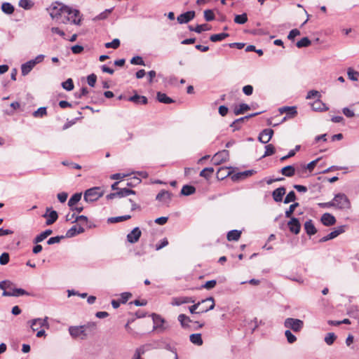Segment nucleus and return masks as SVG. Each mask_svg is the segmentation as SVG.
<instances>
[{"label":"nucleus","instance_id":"nucleus-1","mask_svg":"<svg viewBox=\"0 0 359 359\" xmlns=\"http://www.w3.org/2000/svg\"><path fill=\"white\" fill-rule=\"evenodd\" d=\"M51 18L60 22L65 15H78L79 10L73 8L62 3L55 1L48 8Z\"/></svg>","mask_w":359,"mask_h":359},{"label":"nucleus","instance_id":"nucleus-2","mask_svg":"<svg viewBox=\"0 0 359 359\" xmlns=\"http://www.w3.org/2000/svg\"><path fill=\"white\" fill-rule=\"evenodd\" d=\"M215 306L214 298L210 297L189 306V310L192 314L203 313L212 310Z\"/></svg>","mask_w":359,"mask_h":359},{"label":"nucleus","instance_id":"nucleus-3","mask_svg":"<svg viewBox=\"0 0 359 359\" xmlns=\"http://www.w3.org/2000/svg\"><path fill=\"white\" fill-rule=\"evenodd\" d=\"M334 208L338 210H347L351 208V202L348 197L341 193L336 194L332 199Z\"/></svg>","mask_w":359,"mask_h":359},{"label":"nucleus","instance_id":"nucleus-4","mask_svg":"<svg viewBox=\"0 0 359 359\" xmlns=\"http://www.w3.org/2000/svg\"><path fill=\"white\" fill-rule=\"evenodd\" d=\"M151 318L154 323V330H156L158 332L162 333L168 328V325L165 320L162 318L161 316L156 313H152Z\"/></svg>","mask_w":359,"mask_h":359},{"label":"nucleus","instance_id":"nucleus-5","mask_svg":"<svg viewBox=\"0 0 359 359\" xmlns=\"http://www.w3.org/2000/svg\"><path fill=\"white\" fill-rule=\"evenodd\" d=\"M103 195L100 187H93L87 189L84 193V200L86 202H94L98 200Z\"/></svg>","mask_w":359,"mask_h":359},{"label":"nucleus","instance_id":"nucleus-6","mask_svg":"<svg viewBox=\"0 0 359 359\" xmlns=\"http://www.w3.org/2000/svg\"><path fill=\"white\" fill-rule=\"evenodd\" d=\"M284 327L294 332H300L304 327V322L302 320L293 318H287L284 321Z\"/></svg>","mask_w":359,"mask_h":359},{"label":"nucleus","instance_id":"nucleus-7","mask_svg":"<svg viewBox=\"0 0 359 359\" xmlns=\"http://www.w3.org/2000/svg\"><path fill=\"white\" fill-rule=\"evenodd\" d=\"M48 319V317H45L44 318H34L28 321V323L30 325L31 329L34 332L38 330L39 327L49 328Z\"/></svg>","mask_w":359,"mask_h":359},{"label":"nucleus","instance_id":"nucleus-8","mask_svg":"<svg viewBox=\"0 0 359 359\" xmlns=\"http://www.w3.org/2000/svg\"><path fill=\"white\" fill-rule=\"evenodd\" d=\"M229 151L228 150H222L220 151H218L216 153L212 158V161H213V163L215 165H219L225 161H226L229 158Z\"/></svg>","mask_w":359,"mask_h":359},{"label":"nucleus","instance_id":"nucleus-9","mask_svg":"<svg viewBox=\"0 0 359 359\" xmlns=\"http://www.w3.org/2000/svg\"><path fill=\"white\" fill-rule=\"evenodd\" d=\"M280 114H283L284 113L286 114V116L283 118L281 122H284L287 118H293L297 115V111L296 107H283L279 108Z\"/></svg>","mask_w":359,"mask_h":359},{"label":"nucleus","instance_id":"nucleus-10","mask_svg":"<svg viewBox=\"0 0 359 359\" xmlns=\"http://www.w3.org/2000/svg\"><path fill=\"white\" fill-rule=\"evenodd\" d=\"M82 15H81L80 11H79L78 15H65L63 18L60 21V22L67 24V22H71L72 24L79 25L81 22Z\"/></svg>","mask_w":359,"mask_h":359},{"label":"nucleus","instance_id":"nucleus-11","mask_svg":"<svg viewBox=\"0 0 359 359\" xmlns=\"http://www.w3.org/2000/svg\"><path fill=\"white\" fill-rule=\"evenodd\" d=\"M142 231L139 227L134 228L126 236L127 241L131 244L136 243L140 240Z\"/></svg>","mask_w":359,"mask_h":359},{"label":"nucleus","instance_id":"nucleus-12","mask_svg":"<svg viewBox=\"0 0 359 359\" xmlns=\"http://www.w3.org/2000/svg\"><path fill=\"white\" fill-rule=\"evenodd\" d=\"M346 226H340L337 227L334 231H331L329 234L327 236L323 237L320 239V242H326L329 240L333 239L336 237H337L339 235L341 234L342 233L345 232Z\"/></svg>","mask_w":359,"mask_h":359},{"label":"nucleus","instance_id":"nucleus-13","mask_svg":"<svg viewBox=\"0 0 359 359\" xmlns=\"http://www.w3.org/2000/svg\"><path fill=\"white\" fill-rule=\"evenodd\" d=\"M43 217H46V225L53 224L58 218L57 212L55 210H52L51 208H48L46 213L43 215Z\"/></svg>","mask_w":359,"mask_h":359},{"label":"nucleus","instance_id":"nucleus-14","mask_svg":"<svg viewBox=\"0 0 359 359\" xmlns=\"http://www.w3.org/2000/svg\"><path fill=\"white\" fill-rule=\"evenodd\" d=\"M195 18V11H190L180 14L177 16V20L180 24H185L190 22Z\"/></svg>","mask_w":359,"mask_h":359},{"label":"nucleus","instance_id":"nucleus-15","mask_svg":"<svg viewBox=\"0 0 359 359\" xmlns=\"http://www.w3.org/2000/svg\"><path fill=\"white\" fill-rule=\"evenodd\" d=\"M287 226L290 232L294 234H298L301 229V224L296 217H291L290 220L287 222Z\"/></svg>","mask_w":359,"mask_h":359},{"label":"nucleus","instance_id":"nucleus-16","mask_svg":"<svg viewBox=\"0 0 359 359\" xmlns=\"http://www.w3.org/2000/svg\"><path fill=\"white\" fill-rule=\"evenodd\" d=\"M273 135V130L271 128H266V129L263 130L260 133L258 140L262 143L266 144L271 140Z\"/></svg>","mask_w":359,"mask_h":359},{"label":"nucleus","instance_id":"nucleus-17","mask_svg":"<svg viewBox=\"0 0 359 359\" xmlns=\"http://www.w3.org/2000/svg\"><path fill=\"white\" fill-rule=\"evenodd\" d=\"M70 335L73 338H76L81 335L86 336L85 333L84 326H71L69 328Z\"/></svg>","mask_w":359,"mask_h":359},{"label":"nucleus","instance_id":"nucleus-18","mask_svg":"<svg viewBox=\"0 0 359 359\" xmlns=\"http://www.w3.org/2000/svg\"><path fill=\"white\" fill-rule=\"evenodd\" d=\"M320 221L325 226H330L334 225L337 220L332 214L326 212L321 216Z\"/></svg>","mask_w":359,"mask_h":359},{"label":"nucleus","instance_id":"nucleus-19","mask_svg":"<svg viewBox=\"0 0 359 359\" xmlns=\"http://www.w3.org/2000/svg\"><path fill=\"white\" fill-rule=\"evenodd\" d=\"M262 112H256L251 114H249L248 116L239 118L236 119L231 124V127L233 128V130H238L240 128V124L243 123L244 121L249 119L250 118L254 117L257 115L260 114Z\"/></svg>","mask_w":359,"mask_h":359},{"label":"nucleus","instance_id":"nucleus-20","mask_svg":"<svg viewBox=\"0 0 359 359\" xmlns=\"http://www.w3.org/2000/svg\"><path fill=\"white\" fill-rule=\"evenodd\" d=\"M195 301L190 297H178L172 299L171 304L173 306H180L184 304L194 303Z\"/></svg>","mask_w":359,"mask_h":359},{"label":"nucleus","instance_id":"nucleus-21","mask_svg":"<svg viewBox=\"0 0 359 359\" xmlns=\"http://www.w3.org/2000/svg\"><path fill=\"white\" fill-rule=\"evenodd\" d=\"M29 293L22 288H15L12 291L4 290L2 295L5 297H19L22 295H28Z\"/></svg>","mask_w":359,"mask_h":359},{"label":"nucleus","instance_id":"nucleus-22","mask_svg":"<svg viewBox=\"0 0 359 359\" xmlns=\"http://www.w3.org/2000/svg\"><path fill=\"white\" fill-rule=\"evenodd\" d=\"M285 194V188L284 187H280L279 188L276 189L273 193L272 196L273 200L276 202H280L283 201V197Z\"/></svg>","mask_w":359,"mask_h":359},{"label":"nucleus","instance_id":"nucleus-23","mask_svg":"<svg viewBox=\"0 0 359 359\" xmlns=\"http://www.w3.org/2000/svg\"><path fill=\"white\" fill-rule=\"evenodd\" d=\"M34 62L31 60H29L28 62L24 63L21 66V72L23 76L27 75L32 69L34 67Z\"/></svg>","mask_w":359,"mask_h":359},{"label":"nucleus","instance_id":"nucleus-24","mask_svg":"<svg viewBox=\"0 0 359 359\" xmlns=\"http://www.w3.org/2000/svg\"><path fill=\"white\" fill-rule=\"evenodd\" d=\"M304 229L309 236H313L317 232V229L311 219H309L304 223Z\"/></svg>","mask_w":359,"mask_h":359},{"label":"nucleus","instance_id":"nucleus-25","mask_svg":"<svg viewBox=\"0 0 359 359\" xmlns=\"http://www.w3.org/2000/svg\"><path fill=\"white\" fill-rule=\"evenodd\" d=\"M311 107L314 111H326L328 109V107H326L325 104L323 103L320 98L317 99L311 104Z\"/></svg>","mask_w":359,"mask_h":359},{"label":"nucleus","instance_id":"nucleus-26","mask_svg":"<svg viewBox=\"0 0 359 359\" xmlns=\"http://www.w3.org/2000/svg\"><path fill=\"white\" fill-rule=\"evenodd\" d=\"M156 199L162 201L165 203H167L170 200V194L164 190H161L156 196Z\"/></svg>","mask_w":359,"mask_h":359},{"label":"nucleus","instance_id":"nucleus-27","mask_svg":"<svg viewBox=\"0 0 359 359\" xmlns=\"http://www.w3.org/2000/svg\"><path fill=\"white\" fill-rule=\"evenodd\" d=\"M128 101L134 102L135 104H146L147 103V98L143 95H139L137 94L134 95L133 96L130 97Z\"/></svg>","mask_w":359,"mask_h":359},{"label":"nucleus","instance_id":"nucleus-28","mask_svg":"<svg viewBox=\"0 0 359 359\" xmlns=\"http://www.w3.org/2000/svg\"><path fill=\"white\" fill-rule=\"evenodd\" d=\"M156 98L159 102L164 104L173 103L175 101L168 97L165 93L158 92L156 94Z\"/></svg>","mask_w":359,"mask_h":359},{"label":"nucleus","instance_id":"nucleus-29","mask_svg":"<svg viewBox=\"0 0 359 359\" xmlns=\"http://www.w3.org/2000/svg\"><path fill=\"white\" fill-rule=\"evenodd\" d=\"M177 319L180 323L181 326L185 329L190 327L189 323L193 322L192 320H191L190 318L185 314H180L177 317Z\"/></svg>","mask_w":359,"mask_h":359},{"label":"nucleus","instance_id":"nucleus-30","mask_svg":"<svg viewBox=\"0 0 359 359\" xmlns=\"http://www.w3.org/2000/svg\"><path fill=\"white\" fill-rule=\"evenodd\" d=\"M53 231L51 229H46V231L41 232L40 234L37 235L33 242L34 243H39L42 242L44 239H46L48 236L52 234Z\"/></svg>","mask_w":359,"mask_h":359},{"label":"nucleus","instance_id":"nucleus-31","mask_svg":"<svg viewBox=\"0 0 359 359\" xmlns=\"http://www.w3.org/2000/svg\"><path fill=\"white\" fill-rule=\"evenodd\" d=\"M241 235V231L238 230H231L228 232L226 238L229 241H238Z\"/></svg>","mask_w":359,"mask_h":359},{"label":"nucleus","instance_id":"nucleus-32","mask_svg":"<svg viewBox=\"0 0 359 359\" xmlns=\"http://www.w3.org/2000/svg\"><path fill=\"white\" fill-rule=\"evenodd\" d=\"M190 341L197 346H201L203 344V339L201 337V334L199 333L191 334L189 336Z\"/></svg>","mask_w":359,"mask_h":359},{"label":"nucleus","instance_id":"nucleus-33","mask_svg":"<svg viewBox=\"0 0 359 359\" xmlns=\"http://www.w3.org/2000/svg\"><path fill=\"white\" fill-rule=\"evenodd\" d=\"M282 175L286 177H292L295 173V169L292 165H287L280 170Z\"/></svg>","mask_w":359,"mask_h":359},{"label":"nucleus","instance_id":"nucleus-34","mask_svg":"<svg viewBox=\"0 0 359 359\" xmlns=\"http://www.w3.org/2000/svg\"><path fill=\"white\" fill-rule=\"evenodd\" d=\"M213 172L214 168L212 167H208L203 169L201 171L199 175L202 177H204L206 180H209L212 177Z\"/></svg>","mask_w":359,"mask_h":359},{"label":"nucleus","instance_id":"nucleus-35","mask_svg":"<svg viewBox=\"0 0 359 359\" xmlns=\"http://www.w3.org/2000/svg\"><path fill=\"white\" fill-rule=\"evenodd\" d=\"M135 192L128 188H121L118 191L116 192V194H118V197L122 198L129 196L130 194H135Z\"/></svg>","mask_w":359,"mask_h":359},{"label":"nucleus","instance_id":"nucleus-36","mask_svg":"<svg viewBox=\"0 0 359 359\" xmlns=\"http://www.w3.org/2000/svg\"><path fill=\"white\" fill-rule=\"evenodd\" d=\"M196 188L191 185H184L181 190V194L184 196H189L194 194Z\"/></svg>","mask_w":359,"mask_h":359},{"label":"nucleus","instance_id":"nucleus-37","mask_svg":"<svg viewBox=\"0 0 359 359\" xmlns=\"http://www.w3.org/2000/svg\"><path fill=\"white\" fill-rule=\"evenodd\" d=\"M81 198V193H76L69 198L68 205L72 208Z\"/></svg>","mask_w":359,"mask_h":359},{"label":"nucleus","instance_id":"nucleus-38","mask_svg":"<svg viewBox=\"0 0 359 359\" xmlns=\"http://www.w3.org/2000/svg\"><path fill=\"white\" fill-rule=\"evenodd\" d=\"M130 218H131V216L129 215H123V216H118V217H113L108 218L107 222L111 223V224L116 223V222H120L128 220Z\"/></svg>","mask_w":359,"mask_h":359},{"label":"nucleus","instance_id":"nucleus-39","mask_svg":"<svg viewBox=\"0 0 359 359\" xmlns=\"http://www.w3.org/2000/svg\"><path fill=\"white\" fill-rule=\"evenodd\" d=\"M229 34L228 33H219L212 34L210 37V40L212 42L220 41L228 37Z\"/></svg>","mask_w":359,"mask_h":359},{"label":"nucleus","instance_id":"nucleus-40","mask_svg":"<svg viewBox=\"0 0 359 359\" xmlns=\"http://www.w3.org/2000/svg\"><path fill=\"white\" fill-rule=\"evenodd\" d=\"M1 10L6 14H12L14 12V6L8 2L3 3L1 5Z\"/></svg>","mask_w":359,"mask_h":359},{"label":"nucleus","instance_id":"nucleus-41","mask_svg":"<svg viewBox=\"0 0 359 359\" xmlns=\"http://www.w3.org/2000/svg\"><path fill=\"white\" fill-rule=\"evenodd\" d=\"M348 77L351 81H358L359 77V72L354 70L353 68L349 67L347 69Z\"/></svg>","mask_w":359,"mask_h":359},{"label":"nucleus","instance_id":"nucleus-42","mask_svg":"<svg viewBox=\"0 0 359 359\" xmlns=\"http://www.w3.org/2000/svg\"><path fill=\"white\" fill-rule=\"evenodd\" d=\"M250 109V106L247 104L243 103L241 104L238 107L234 109V114L236 115L243 114L245 111H248Z\"/></svg>","mask_w":359,"mask_h":359},{"label":"nucleus","instance_id":"nucleus-43","mask_svg":"<svg viewBox=\"0 0 359 359\" xmlns=\"http://www.w3.org/2000/svg\"><path fill=\"white\" fill-rule=\"evenodd\" d=\"M311 44V40L308 37H304L301 40L298 41L296 43L297 48L308 47Z\"/></svg>","mask_w":359,"mask_h":359},{"label":"nucleus","instance_id":"nucleus-44","mask_svg":"<svg viewBox=\"0 0 359 359\" xmlns=\"http://www.w3.org/2000/svg\"><path fill=\"white\" fill-rule=\"evenodd\" d=\"M248 21V16L246 13L241 15H236L234 18V22L236 24L243 25Z\"/></svg>","mask_w":359,"mask_h":359},{"label":"nucleus","instance_id":"nucleus-45","mask_svg":"<svg viewBox=\"0 0 359 359\" xmlns=\"http://www.w3.org/2000/svg\"><path fill=\"white\" fill-rule=\"evenodd\" d=\"M47 114V109L45 107H39L36 111L33 112V116L35 118H42Z\"/></svg>","mask_w":359,"mask_h":359},{"label":"nucleus","instance_id":"nucleus-46","mask_svg":"<svg viewBox=\"0 0 359 359\" xmlns=\"http://www.w3.org/2000/svg\"><path fill=\"white\" fill-rule=\"evenodd\" d=\"M62 86L66 90L70 91L74 89V82L72 79H68L62 83Z\"/></svg>","mask_w":359,"mask_h":359},{"label":"nucleus","instance_id":"nucleus-47","mask_svg":"<svg viewBox=\"0 0 359 359\" xmlns=\"http://www.w3.org/2000/svg\"><path fill=\"white\" fill-rule=\"evenodd\" d=\"M299 205V203H294L293 204L290 205L289 208L285 211V215L287 218L292 217V215L293 214L294 210L296 208H297Z\"/></svg>","mask_w":359,"mask_h":359},{"label":"nucleus","instance_id":"nucleus-48","mask_svg":"<svg viewBox=\"0 0 359 359\" xmlns=\"http://www.w3.org/2000/svg\"><path fill=\"white\" fill-rule=\"evenodd\" d=\"M144 353H145L144 346H142L135 350L132 359H143L142 358V355H143Z\"/></svg>","mask_w":359,"mask_h":359},{"label":"nucleus","instance_id":"nucleus-49","mask_svg":"<svg viewBox=\"0 0 359 359\" xmlns=\"http://www.w3.org/2000/svg\"><path fill=\"white\" fill-rule=\"evenodd\" d=\"M19 6L24 9L29 10L34 6V3L31 0H20Z\"/></svg>","mask_w":359,"mask_h":359},{"label":"nucleus","instance_id":"nucleus-50","mask_svg":"<svg viewBox=\"0 0 359 359\" xmlns=\"http://www.w3.org/2000/svg\"><path fill=\"white\" fill-rule=\"evenodd\" d=\"M104 46L107 48L116 49L120 46V41L118 39H114L112 41L106 43Z\"/></svg>","mask_w":359,"mask_h":359},{"label":"nucleus","instance_id":"nucleus-51","mask_svg":"<svg viewBox=\"0 0 359 359\" xmlns=\"http://www.w3.org/2000/svg\"><path fill=\"white\" fill-rule=\"evenodd\" d=\"M336 338L337 337L334 333L330 332L325 336V341L327 345H332L335 341Z\"/></svg>","mask_w":359,"mask_h":359},{"label":"nucleus","instance_id":"nucleus-52","mask_svg":"<svg viewBox=\"0 0 359 359\" xmlns=\"http://www.w3.org/2000/svg\"><path fill=\"white\" fill-rule=\"evenodd\" d=\"M295 200H296V194H295L294 191H291L285 196V198L284 199V203L287 204V203L294 201Z\"/></svg>","mask_w":359,"mask_h":359},{"label":"nucleus","instance_id":"nucleus-53","mask_svg":"<svg viewBox=\"0 0 359 359\" xmlns=\"http://www.w3.org/2000/svg\"><path fill=\"white\" fill-rule=\"evenodd\" d=\"M265 149H266L265 153L262 156V158H264L266 156H269L273 155L275 153V147L271 144H267L265 147Z\"/></svg>","mask_w":359,"mask_h":359},{"label":"nucleus","instance_id":"nucleus-54","mask_svg":"<svg viewBox=\"0 0 359 359\" xmlns=\"http://www.w3.org/2000/svg\"><path fill=\"white\" fill-rule=\"evenodd\" d=\"M285 336L287 338V342L290 344H293L297 341V337L289 330L285 332Z\"/></svg>","mask_w":359,"mask_h":359},{"label":"nucleus","instance_id":"nucleus-55","mask_svg":"<svg viewBox=\"0 0 359 359\" xmlns=\"http://www.w3.org/2000/svg\"><path fill=\"white\" fill-rule=\"evenodd\" d=\"M321 97V95L319 91L316 90H311L308 92L306 98L307 100L313 99L317 97V99H319Z\"/></svg>","mask_w":359,"mask_h":359},{"label":"nucleus","instance_id":"nucleus-56","mask_svg":"<svg viewBox=\"0 0 359 359\" xmlns=\"http://www.w3.org/2000/svg\"><path fill=\"white\" fill-rule=\"evenodd\" d=\"M130 63L135 65H143L144 66V61L140 56H135L130 60Z\"/></svg>","mask_w":359,"mask_h":359},{"label":"nucleus","instance_id":"nucleus-57","mask_svg":"<svg viewBox=\"0 0 359 359\" xmlns=\"http://www.w3.org/2000/svg\"><path fill=\"white\" fill-rule=\"evenodd\" d=\"M204 18L206 21L210 22L215 19V15L212 10L208 9L204 11Z\"/></svg>","mask_w":359,"mask_h":359},{"label":"nucleus","instance_id":"nucleus-58","mask_svg":"<svg viewBox=\"0 0 359 359\" xmlns=\"http://www.w3.org/2000/svg\"><path fill=\"white\" fill-rule=\"evenodd\" d=\"M210 29V27L207 24L198 25L196 27H194V32L196 33H201L203 31H208Z\"/></svg>","mask_w":359,"mask_h":359},{"label":"nucleus","instance_id":"nucleus-59","mask_svg":"<svg viewBox=\"0 0 359 359\" xmlns=\"http://www.w3.org/2000/svg\"><path fill=\"white\" fill-rule=\"evenodd\" d=\"M10 256L8 252H4L0 256V264L1 265H6L9 262Z\"/></svg>","mask_w":359,"mask_h":359},{"label":"nucleus","instance_id":"nucleus-60","mask_svg":"<svg viewBox=\"0 0 359 359\" xmlns=\"http://www.w3.org/2000/svg\"><path fill=\"white\" fill-rule=\"evenodd\" d=\"M76 234H78L77 232V226L74 225L72 227H71L66 233V237L67 238H72L75 236Z\"/></svg>","mask_w":359,"mask_h":359},{"label":"nucleus","instance_id":"nucleus-61","mask_svg":"<svg viewBox=\"0 0 359 359\" xmlns=\"http://www.w3.org/2000/svg\"><path fill=\"white\" fill-rule=\"evenodd\" d=\"M96 81H97V76L94 74H91L88 75L87 77L88 84L91 87L95 86Z\"/></svg>","mask_w":359,"mask_h":359},{"label":"nucleus","instance_id":"nucleus-62","mask_svg":"<svg viewBox=\"0 0 359 359\" xmlns=\"http://www.w3.org/2000/svg\"><path fill=\"white\" fill-rule=\"evenodd\" d=\"M342 112L348 118H352V117L356 116L355 111L350 109L348 107L343 108Z\"/></svg>","mask_w":359,"mask_h":359},{"label":"nucleus","instance_id":"nucleus-63","mask_svg":"<svg viewBox=\"0 0 359 359\" xmlns=\"http://www.w3.org/2000/svg\"><path fill=\"white\" fill-rule=\"evenodd\" d=\"M217 284V281L215 280H211L207 281L204 285L201 286L202 288H205L207 290L212 289L215 287Z\"/></svg>","mask_w":359,"mask_h":359},{"label":"nucleus","instance_id":"nucleus-64","mask_svg":"<svg viewBox=\"0 0 359 359\" xmlns=\"http://www.w3.org/2000/svg\"><path fill=\"white\" fill-rule=\"evenodd\" d=\"M299 35H300V31L297 29H293L289 32L287 39L289 40H294V39Z\"/></svg>","mask_w":359,"mask_h":359}]
</instances>
